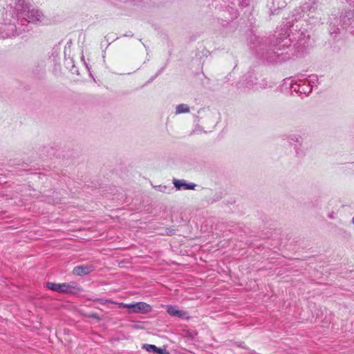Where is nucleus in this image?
I'll use <instances>...</instances> for the list:
<instances>
[{
	"label": "nucleus",
	"mask_w": 354,
	"mask_h": 354,
	"mask_svg": "<svg viewBox=\"0 0 354 354\" xmlns=\"http://www.w3.org/2000/svg\"><path fill=\"white\" fill-rule=\"evenodd\" d=\"M295 19H286L272 39L260 37L249 33L250 48L257 56L270 63H280L292 57H301L307 53L310 44V37L306 28L300 24V18L310 24L319 23L321 12L315 0H308L299 9L294 10Z\"/></svg>",
	"instance_id": "nucleus-1"
},
{
	"label": "nucleus",
	"mask_w": 354,
	"mask_h": 354,
	"mask_svg": "<svg viewBox=\"0 0 354 354\" xmlns=\"http://www.w3.org/2000/svg\"><path fill=\"white\" fill-rule=\"evenodd\" d=\"M14 6H11L12 14H15V20L21 27L28 24L42 22L45 19L43 12L32 6L26 0H15Z\"/></svg>",
	"instance_id": "nucleus-2"
},
{
	"label": "nucleus",
	"mask_w": 354,
	"mask_h": 354,
	"mask_svg": "<svg viewBox=\"0 0 354 354\" xmlns=\"http://www.w3.org/2000/svg\"><path fill=\"white\" fill-rule=\"evenodd\" d=\"M348 6L344 8L339 15V22L343 28L354 35V0H344Z\"/></svg>",
	"instance_id": "nucleus-3"
},
{
	"label": "nucleus",
	"mask_w": 354,
	"mask_h": 354,
	"mask_svg": "<svg viewBox=\"0 0 354 354\" xmlns=\"http://www.w3.org/2000/svg\"><path fill=\"white\" fill-rule=\"evenodd\" d=\"M12 11V9L10 8L6 15L7 16H11L13 19V21L9 20V21L7 22V19H6L5 23L1 24L0 26V39H4L6 38H11L19 35L22 31L25 30L24 28H21V27L17 26L16 22L17 21V20H15V14H12L13 12Z\"/></svg>",
	"instance_id": "nucleus-4"
},
{
	"label": "nucleus",
	"mask_w": 354,
	"mask_h": 354,
	"mask_svg": "<svg viewBox=\"0 0 354 354\" xmlns=\"http://www.w3.org/2000/svg\"><path fill=\"white\" fill-rule=\"evenodd\" d=\"M46 286L49 290L59 293L76 294L80 292L82 290L80 285L75 281H71L69 283H63L47 282L46 283Z\"/></svg>",
	"instance_id": "nucleus-5"
},
{
	"label": "nucleus",
	"mask_w": 354,
	"mask_h": 354,
	"mask_svg": "<svg viewBox=\"0 0 354 354\" xmlns=\"http://www.w3.org/2000/svg\"><path fill=\"white\" fill-rule=\"evenodd\" d=\"M243 84L251 90H259L266 88L268 84L265 79L258 82L257 75L254 71H250L243 77Z\"/></svg>",
	"instance_id": "nucleus-6"
},
{
	"label": "nucleus",
	"mask_w": 354,
	"mask_h": 354,
	"mask_svg": "<svg viewBox=\"0 0 354 354\" xmlns=\"http://www.w3.org/2000/svg\"><path fill=\"white\" fill-rule=\"evenodd\" d=\"M290 88L292 93H295L302 98L308 96L312 92V87L309 86L308 81L305 80H297L293 82L291 80Z\"/></svg>",
	"instance_id": "nucleus-7"
},
{
	"label": "nucleus",
	"mask_w": 354,
	"mask_h": 354,
	"mask_svg": "<svg viewBox=\"0 0 354 354\" xmlns=\"http://www.w3.org/2000/svg\"><path fill=\"white\" fill-rule=\"evenodd\" d=\"M329 34L333 39V43L330 44L332 50L338 53L341 50V47L344 46V41L340 39V30L335 25L329 26Z\"/></svg>",
	"instance_id": "nucleus-8"
},
{
	"label": "nucleus",
	"mask_w": 354,
	"mask_h": 354,
	"mask_svg": "<svg viewBox=\"0 0 354 354\" xmlns=\"http://www.w3.org/2000/svg\"><path fill=\"white\" fill-rule=\"evenodd\" d=\"M313 142L312 139L308 140L307 136H306L299 143L295 144L293 148L296 156L298 158H303L306 155L307 152L313 148Z\"/></svg>",
	"instance_id": "nucleus-9"
},
{
	"label": "nucleus",
	"mask_w": 354,
	"mask_h": 354,
	"mask_svg": "<svg viewBox=\"0 0 354 354\" xmlns=\"http://www.w3.org/2000/svg\"><path fill=\"white\" fill-rule=\"evenodd\" d=\"M124 308L131 309V313H149L152 308L145 302H137L133 304H120Z\"/></svg>",
	"instance_id": "nucleus-10"
},
{
	"label": "nucleus",
	"mask_w": 354,
	"mask_h": 354,
	"mask_svg": "<svg viewBox=\"0 0 354 354\" xmlns=\"http://www.w3.org/2000/svg\"><path fill=\"white\" fill-rule=\"evenodd\" d=\"M167 313L171 317H178L182 319L188 320L190 319V316L187 311L180 310L176 306L167 305L166 306Z\"/></svg>",
	"instance_id": "nucleus-11"
},
{
	"label": "nucleus",
	"mask_w": 354,
	"mask_h": 354,
	"mask_svg": "<svg viewBox=\"0 0 354 354\" xmlns=\"http://www.w3.org/2000/svg\"><path fill=\"white\" fill-rule=\"evenodd\" d=\"M287 4L286 0H268L266 6L271 15H277L279 11L284 8Z\"/></svg>",
	"instance_id": "nucleus-12"
},
{
	"label": "nucleus",
	"mask_w": 354,
	"mask_h": 354,
	"mask_svg": "<svg viewBox=\"0 0 354 354\" xmlns=\"http://www.w3.org/2000/svg\"><path fill=\"white\" fill-rule=\"evenodd\" d=\"M94 270V266L91 264H84L75 266L73 270V274L77 276H84Z\"/></svg>",
	"instance_id": "nucleus-13"
},
{
	"label": "nucleus",
	"mask_w": 354,
	"mask_h": 354,
	"mask_svg": "<svg viewBox=\"0 0 354 354\" xmlns=\"http://www.w3.org/2000/svg\"><path fill=\"white\" fill-rule=\"evenodd\" d=\"M173 184L178 190L194 189L196 185L193 183H187L185 180L174 179Z\"/></svg>",
	"instance_id": "nucleus-14"
},
{
	"label": "nucleus",
	"mask_w": 354,
	"mask_h": 354,
	"mask_svg": "<svg viewBox=\"0 0 354 354\" xmlns=\"http://www.w3.org/2000/svg\"><path fill=\"white\" fill-rule=\"evenodd\" d=\"M304 139V138L298 134H290L287 137L288 142H289L290 145H292L293 147L295 144L299 143Z\"/></svg>",
	"instance_id": "nucleus-15"
},
{
	"label": "nucleus",
	"mask_w": 354,
	"mask_h": 354,
	"mask_svg": "<svg viewBox=\"0 0 354 354\" xmlns=\"http://www.w3.org/2000/svg\"><path fill=\"white\" fill-rule=\"evenodd\" d=\"M229 3H230L233 6L236 7V6L245 8L250 4V0H226Z\"/></svg>",
	"instance_id": "nucleus-16"
},
{
	"label": "nucleus",
	"mask_w": 354,
	"mask_h": 354,
	"mask_svg": "<svg viewBox=\"0 0 354 354\" xmlns=\"http://www.w3.org/2000/svg\"><path fill=\"white\" fill-rule=\"evenodd\" d=\"M189 111V107L187 104H180L176 107V114L185 113Z\"/></svg>",
	"instance_id": "nucleus-17"
},
{
	"label": "nucleus",
	"mask_w": 354,
	"mask_h": 354,
	"mask_svg": "<svg viewBox=\"0 0 354 354\" xmlns=\"http://www.w3.org/2000/svg\"><path fill=\"white\" fill-rule=\"evenodd\" d=\"M305 81H308L309 86L312 87L317 86L318 82V77L317 75H311L308 78L304 79Z\"/></svg>",
	"instance_id": "nucleus-18"
},
{
	"label": "nucleus",
	"mask_w": 354,
	"mask_h": 354,
	"mask_svg": "<svg viewBox=\"0 0 354 354\" xmlns=\"http://www.w3.org/2000/svg\"><path fill=\"white\" fill-rule=\"evenodd\" d=\"M142 348L149 353H156V350H157V346L149 344H142Z\"/></svg>",
	"instance_id": "nucleus-19"
},
{
	"label": "nucleus",
	"mask_w": 354,
	"mask_h": 354,
	"mask_svg": "<svg viewBox=\"0 0 354 354\" xmlns=\"http://www.w3.org/2000/svg\"><path fill=\"white\" fill-rule=\"evenodd\" d=\"M198 333L193 330H187L185 332V335L187 336V337H191L192 339H194L196 335H197Z\"/></svg>",
	"instance_id": "nucleus-20"
},
{
	"label": "nucleus",
	"mask_w": 354,
	"mask_h": 354,
	"mask_svg": "<svg viewBox=\"0 0 354 354\" xmlns=\"http://www.w3.org/2000/svg\"><path fill=\"white\" fill-rule=\"evenodd\" d=\"M95 301L100 303V304L105 305L106 304L112 303V301L109 299H96L95 300Z\"/></svg>",
	"instance_id": "nucleus-21"
},
{
	"label": "nucleus",
	"mask_w": 354,
	"mask_h": 354,
	"mask_svg": "<svg viewBox=\"0 0 354 354\" xmlns=\"http://www.w3.org/2000/svg\"><path fill=\"white\" fill-rule=\"evenodd\" d=\"M232 13H231V19H234L237 18L238 17V12L236 8H232Z\"/></svg>",
	"instance_id": "nucleus-22"
},
{
	"label": "nucleus",
	"mask_w": 354,
	"mask_h": 354,
	"mask_svg": "<svg viewBox=\"0 0 354 354\" xmlns=\"http://www.w3.org/2000/svg\"><path fill=\"white\" fill-rule=\"evenodd\" d=\"M156 353L158 354H169V353L165 350L160 348L157 347V350H156Z\"/></svg>",
	"instance_id": "nucleus-23"
},
{
	"label": "nucleus",
	"mask_w": 354,
	"mask_h": 354,
	"mask_svg": "<svg viewBox=\"0 0 354 354\" xmlns=\"http://www.w3.org/2000/svg\"><path fill=\"white\" fill-rule=\"evenodd\" d=\"M165 68V66H163L160 70H158V71L156 73V74L151 78L149 82H152L155 78H156L164 71Z\"/></svg>",
	"instance_id": "nucleus-24"
},
{
	"label": "nucleus",
	"mask_w": 354,
	"mask_h": 354,
	"mask_svg": "<svg viewBox=\"0 0 354 354\" xmlns=\"http://www.w3.org/2000/svg\"><path fill=\"white\" fill-rule=\"evenodd\" d=\"M84 65H85L86 68H87V70L88 71H90V67L88 66V65L86 62H84Z\"/></svg>",
	"instance_id": "nucleus-25"
},
{
	"label": "nucleus",
	"mask_w": 354,
	"mask_h": 354,
	"mask_svg": "<svg viewBox=\"0 0 354 354\" xmlns=\"http://www.w3.org/2000/svg\"><path fill=\"white\" fill-rule=\"evenodd\" d=\"M124 36H125V37H127V36H133V34H131V32H129V33H127V34H125Z\"/></svg>",
	"instance_id": "nucleus-26"
},
{
	"label": "nucleus",
	"mask_w": 354,
	"mask_h": 354,
	"mask_svg": "<svg viewBox=\"0 0 354 354\" xmlns=\"http://www.w3.org/2000/svg\"><path fill=\"white\" fill-rule=\"evenodd\" d=\"M289 82V80H287V82H285V84H288L290 85V83L291 82V81L290 82Z\"/></svg>",
	"instance_id": "nucleus-27"
},
{
	"label": "nucleus",
	"mask_w": 354,
	"mask_h": 354,
	"mask_svg": "<svg viewBox=\"0 0 354 354\" xmlns=\"http://www.w3.org/2000/svg\"><path fill=\"white\" fill-rule=\"evenodd\" d=\"M351 168L354 171V165L353 164L351 165Z\"/></svg>",
	"instance_id": "nucleus-28"
},
{
	"label": "nucleus",
	"mask_w": 354,
	"mask_h": 354,
	"mask_svg": "<svg viewBox=\"0 0 354 354\" xmlns=\"http://www.w3.org/2000/svg\"><path fill=\"white\" fill-rule=\"evenodd\" d=\"M352 223L354 225V215H353V217L352 218Z\"/></svg>",
	"instance_id": "nucleus-29"
}]
</instances>
